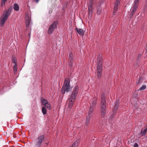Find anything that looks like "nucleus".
Instances as JSON below:
<instances>
[{
  "instance_id": "f257e3e1",
  "label": "nucleus",
  "mask_w": 147,
  "mask_h": 147,
  "mask_svg": "<svg viewBox=\"0 0 147 147\" xmlns=\"http://www.w3.org/2000/svg\"><path fill=\"white\" fill-rule=\"evenodd\" d=\"M78 86H76L74 88L71 97L69 99V107L70 109L71 107L74 103V100L76 98L78 93Z\"/></svg>"
},
{
  "instance_id": "f03ea898",
  "label": "nucleus",
  "mask_w": 147,
  "mask_h": 147,
  "mask_svg": "<svg viewBox=\"0 0 147 147\" xmlns=\"http://www.w3.org/2000/svg\"><path fill=\"white\" fill-rule=\"evenodd\" d=\"M106 100L105 98V94H102L101 96V100L100 103V108L101 115L103 116L105 114L106 107Z\"/></svg>"
},
{
  "instance_id": "7ed1b4c3",
  "label": "nucleus",
  "mask_w": 147,
  "mask_h": 147,
  "mask_svg": "<svg viewBox=\"0 0 147 147\" xmlns=\"http://www.w3.org/2000/svg\"><path fill=\"white\" fill-rule=\"evenodd\" d=\"M70 83L69 79L66 78L65 79L64 84L62 88L61 92L63 94H64L65 92H68L71 90V88L69 84Z\"/></svg>"
},
{
  "instance_id": "20e7f679",
  "label": "nucleus",
  "mask_w": 147,
  "mask_h": 147,
  "mask_svg": "<svg viewBox=\"0 0 147 147\" xmlns=\"http://www.w3.org/2000/svg\"><path fill=\"white\" fill-rule=\"evenodd\" d=\"M58 26V22L57 21L53 22L52 24L49 26L48 31V34H51L53 33L54 30L57 28Z\"/></svg>"
},
{
  "instance_id": "39448f33",
  "label": "nucleus",
  "mask_w": 147,
  "mask_h": 147,
  "mask_svg": "<svg viewBox=\"0 0 147 147\" xmlns=\"http://www.w3.org/2000/svg\"><path fill=\"white\" fill-rule=\"evenodd\" d=\"M97 76L98 78L100 79L102 73V63L99 62L98 63L97 67Z\"/></svg>"
},
{
  "instance_id": "423d86ee",
  "label": "nucleus",
  "mask_w": 147,
  "mask_h": 147,
  "mask_svg": "<svg viewBox=\"0 0 147 147\" xmlns=\"http://www.w3.org/2000/svg\"><path fill=\"white\" fill-rule=\"evenodd\" d=\"M45 136L43 135H41L38 137L36 141V145L37 146H40L44 140Z\"/></svg>"
},
{
  "instance_id": "0eeeda50",
  "label": "nucleus",
  "mask_w": 147,
  "mask_h": 147,
  "mask_svg": "<svg viewBox=\"0 0 147 147\" xmlns=\"http://www.w3.org/2000/svg\"><path fill=\"white\" fill-rule=\"evenodd\" d=\"M26 27L27 29H29V26L31 22V17H29L28 14H26Z\"/></svg>"
},
{
  "instance_id": "6e6552de",
  "label": "nucleus",
  "mask_w": 147,
  "mask_h": 147,
  "mask_svg": "<svg viewBox=\"0 0 147 147\" xmlns=\"http://www.w3.org/2000/svg\"><path fill=\"white\" fill-rule=\"evenodd\" d=\"M92 115V112H88V114L86 117V121L85 123L86 126H87L89 124L90 120V118Z\"/></svg>"
},
{
  "instance_id": "1a4fd4ad",
  "label": "nucleus",
  "mask_w": 147,
  "mask_h": 147,
  "mask_svg": "<svg viewBox=\"0 0 147 147\" xmlns=\"http://www.w3.org/2000/svg\"><path fill=\"white\" fill-rule=\"evenodd\" d=\"M12 9V7L10 6L8 9L6 11L5 14L3 16L5 17L8 18V16L9 15Z\"/></svg>"
},
{
  "instance_id": "9d476101",
  "label": "nucleus",
  "mask_w": 147,
  "mask_h": 147,
  "mask_svg": "<svg viewBox=\"0 0 147 147\" xmlns=\"http://www.w3.org/2000/svg\"><path fill=\"white\" fill-rule=\"evenodd\" d=\"M96 103V98H94L92 101L91 103H90L91 106V109L90 110V111H91V112L94 110L93 107L95 105Z\"/></svg>"
},
{
  "instance_id": "9b49d317",
  "label": "nucleus",
  "mask_w": 147,
  "mask_h": 147,
  "mask_svg": "<svg viewBox=\"0 0 147 147\" xmlns=\"http://www.w3.org/2000/svg\"><path fill=\"white\" fill-rule=\"evenodd\" d=\"M7 18V17H5L4 16L1 17L0 20V25L1 26V25H3Z\"/></svg>"
},
{
  "instance_id": "f8f14e48",
  "label": "nucleus",
  "mask_w": 147,
  "mask_h": 147,
  "mask_svg": "<svg viewBox=\"0 0 147 147\" xmlns=\"http://www.w3.org/2000/svg\"><path fill=\"white\" fill-rule=\"evenodd\" d=\"M119 4L120 3L116 1L115 2L114 8V11L113 12V14L114 15L115 14L116 11H117L118 9V5H119Z\"/></svg>"
},
{
  "instance_id": "ddd939ff",
  "label": "nucleus",
  "mask_w": 147,
  "mask_h": 147,
  "mask_svg": "<svg viewBox=\"0 0 147 147\" xmlns=\"http://www.w3.org/2000/svg\"><path fill=\"white\" fill-rule=\"evenodd\" d=\"M138 5H134L133 8L132 9V11L130 15L131 17L134 14V13H135V12L136 11V9L138 8Z\"/></svg>"
},
{
  "instance_id": "4468645a",
  "label": "nucleus",
  "mask_w": 147,
  "mask_h": 147,
  "mask_svg": "<svg viewBox=\"0 0 147 147\" xmlns=\"http://www.w3.org/2000/svg\"><path fill=\"white\" fill-rule=\"evenodd\" d=\"M76 30L77 32H78V33L80 35L82 36L84 33V31L82 29H79L78 28H76Z\"/></svg>"
},
{
  "instance_id": "2eb2a0df",
  "label": "nucleus",
  "mask_w": 147,
  "mask_h": 147,
  "mask_svg": "<svg viewBox=\"0 0 147 147\" xmlns=\"http://www.w3.org/2000/svg\"><path fill=\"white\" fill-rule=\"evenodd\" d=\"M13 9L15 11H18L19 9V6L16 3H14L13 5Z\"/></svg>"
},
{
  "instance_id": "dca6fc26",
  "label": "nucleus",
  "mask_w": 147,
  "mask_h": 147,
  "mask_svg": "<svg viewBox=\"0 0 147 147\" xmlns=\"http://www.w3.org/2000/svg\"><path fill=\"white\" fill-rule=\"evenodd\" d=\"M147 131L145 129L143 130H141V133L140 134L141 136L145 135Z\"/></svg>"
},
{
  "instance_id": "f3484780",
  "label": "nucleus",
  "mask_w": 147,
  "mask_h": 147,
  "mask_svg": "<svg viewBox=\"0 0 147 147\" xmlns=\"http://www.w3.org/2000/svg\"><path fill=\"white\" fill-rule=\"evenodd\" d=\"M41 100L42 104L44 105H46V104L48 102L45 99L42 98Z\"/></svg>"
},
{
  "instance_id": "a211bd4d",
  "label": "nucleus",
  "mask_w": 147,
  "mask_h": 147,
  "mask_svg": "<svg viewBox=\"0 0 147 147\" xmlns=\"http://www.w3.org/2000/svg\"><path fill=\"white\" fill-rule=\"evenodd\" d=\"M88 9L89 11V14H92V7L91 5H90L88 7Z\"/></svg>"
},
{
  "instance_id": "6ab92c4d",
  "label": "nucleus",
  "mask_w": 147,
  "mask_h": 147,
  "mask_svg": "<svg viewBox=\"0 0 147 147\" xmlns=\"http://www.w3.org/2000/svg\"><path fill=\"white\" fill-rule=\"evenodd\" d=\"M146 88V86L145 85H142L141 87H140L138 90L143 91L145 90Z\"/></svg>"
},
{
  "instance_id": "aec40b11",
  "label": "nucleus",
  "mask_w": 147,
  "mask_h": 147,
  "mask_svg": "<svg viewBox=\"0 0 147 147\" xmlns=\"http://www.w3.org/2000/svg\"><path fill=\"white\" fill-rule=\"evenodd\" d=\"M42 112L44 115L45 114L47 113V111L45 107H44L42 108Z\"/></svg>"
},
{
  "instance_id": "412c9836",
  "label": "nucleus",
  "mask_w": 147,
  "mask_h": 147,
  "mask_svg": "<svg viewBox=\"0 0 147 147\" xmlns=\"http://www.w3.org/2000/svg\"><path fill=\"white\" fill-rule=\"evenodd\" d=\"M45 107H47L49 109H50L51 108V106L48 102L46 104V105H45Z\"/></svg>"
},
{
  "instance_id": "4be33fe9",
  "label": "nucleus",
  "mask_w": 147,
  "mask_h": 147,
  "mask_svg": "<svg viewBox=\"0 0 147 147\" xmlns=\"http://www.w3.org/2000/svg\"><path fill=\"white\" fill-rule=\"evenodd\" d=\"M97 13L98 14H100L101 12V9L100 7H98L97 8Z\"/></svg>"
},
{
  "instance_id": "5701e85b",
  "label": "nucleus",
  "mask_w": 147,
  "mask_h": 147,
  "mask_svg": "<svg viewBox=\"0 0 147 147\" xmlns=\"http://www.w3.org/2000/svg\"><path fill=\"white\" fill-rule=\"evenodd\" d=\"M17 65H15L13 66V69L14 72V73H16L17 71Z\"/></svg>"
},
{
  "instance_id": "b1692460",
  "label": "nucleus",
  "mask_w": 147,
  "mask_h": 147,
  "mask_svg": "<svg viewBox=\"0 0 147 147\" xmlns=\"http://www.w3.org/2000/svg\"><path fill=\"white\" fill-rule=\"evenodd\" d=\"M73 55L72 53H70L69 55V59L70 60H73Z\"/></svg>"
},
{
  "instance_id": "393cba45",
  "label": "nucleus",
  "mask_w": 147,
  "mask_h": 147,
  "mask_svg": "<svg viewBox=\"0 0 147 147\" xmlns=\"http://www.w3.org/2000/svg\"><path fill=\"white\" fill-rule=\"evenodd\" d=\"M140 0H135L134 1V5H138Z\"/></svg>"
},
{
  "instance_id": "a878e982",
  "label": "nucleus",
  "mask_w": 147,
  "mask_h": 147,
  "mask_svg": "<svg viewBox=\"0 0 147 147\" xmlns=\"http://www.w3.org/2000/svg\"><path fill=\"white\" fill-rule=\"evenodd\" d=\"M12 62L15 63V65H17L16 63V60L15 57H13L12 59Z\"/></svg>"
},
{
  "instance_id": "bb28decb",
  "label": "nucleus",
  "mask_w": 147,
  "mask_h": 147,
  "mask_svg": "<svg viewBox=\"0 0 147 147\" xmlns=\"http://www.w3.org/2000/svg\"><path fill=\"white\" fill-rule=\"evenodd\" d=\"M118 104L117 103L116 104L114 107V110H116L118 108Z\"/></svg>"
},
{
  "instance_id": "cd10ccee",
  "label": "nucleus",
  "mask_w": 147,
  "mask_h": 147,
  "mask_svg": "<svg viewBox=\"0 0 147 147\" xmlns=\"http://www.w3.org/2000/svg\"><path fill=\"white\" fill-rule=\"evenodd\" d=\"M6 2L1 0V5L2 7L4 6L5 5V3Z\"/></svg>"
},
{
  "instance_id": "c85d7f7f",
  "label": "nucleus",
  "mask_w": 147,
  "mask_h": 147,
  "mask_svg": "<svg viewBox=\"0 0 147 147\" xmlns=\"http://www.w3.org/2000/svg\"><path fill=\"white\" fill-rule=\"evenodd\" d=\"M134 147H138V145L137 143H135L134 145Z\"/></svg>"
},
{
  "instance_id": "c756f323",
  "label": "nucleus",
  "mask_w": 147,
  "mask_h": 147,
  "mask_svg": "<svg viewBox=\"0 0 147 147\" xmlns=\"http://www.w3.org/2000/svg\"><path fill=\"white\" fill-rule=\"evenodd\" d=\"M73 65V63H72L71 62H70L69 63V65L70 66H71V67Z\"/></svg>"
},
{
  "instance_id": "7c9ffc66",
  "label": "nucleus",
  "mask_w": 147,
  "mask_h": 147,
  "mask_svg": "<svg viewBox=\"0 0 147 147\" xmlns=\"http://www.w3.org/2000/svg\"><path fill=\"white\" fill-rule=\"evenodd\" d=\"M39 0H33L34 2H36V3H38Z\"/></svg>"
},
{
  "instance_id": "2f4dec72",
  "label": "nucleus",
  "mask_w": 147,
  "mask_h": 147,
  "mask_svg": "<svg viewBox=\"0 0 147 147\" xmlns=\"http://www.w3.org/2000/svg\"><path fill=\"white\" fill-rule=\"evenodd\" d=\"M120 0H116V1L120 3Z\"/></svg>"
},
{
  "instance_id": "473e14b6",
  "label": "nucleus",
  "mask_w": 147,
  "mask_h": 147,
  "mask_svg": "<svg viewBox=\"0 0 147 147\" xmlns=\"http://www.w3.org/2000/svg\"><path fill=\"white\" fill-rule=\"evenodd\" d=\"M2 1L6 2L7 0H2Z\"/></svg>"
},
{
  "instance_id": "72a5a7b5",
  "label": "nucleus",
  "mask_w": 147,
  "mask_h": 147,
  "mask_svg": "<svg viewBox=\"0 0 147 147\" xmlns=\"http://www.w3.org/2000/svg\"><path fill=\"white\" fill-rule=\"evenodd\" d=\"M28 36H30V33H28Z\"/></svg>"
},
{
  "instance_id": "f704fd0d",
  "label": "nucleus",
  "mask_w": 147,
  "mask_h": 147,
  "mask_svg": "<svg viewBox=\"0 0 147 147\" xmlns=\"http://www.w3.org/2000/svg\"><path fill=\"white\" fill-rule=\"evenodd\" d=\"M145 129L146 130V131H147V127H146V129Z\"/></svg>"
},
{
  "instance_id": "c9c22d12",
  "label": "nucleus",
  "mask_w": 147,
  "mask_h": 147,
  "mask_svg": "<svg viewBox=\"0 0 147 147\" xmlns=\"http://www.w3.org/2000/svg\"><path fill=\"white\" fill-rule=\"evenodd\" d=\"M46 144H47V145H48V144L47 143H46Z\"/></svg>"
},
{
  "instance_id": "e433bc0d",
  "label": "nucleus",
  "mask_w": 147,
  "mask_h": 147,
  "mask_svg": "<svg viewBox=\"0 0 147 147\" xmlns=\"http://www.w3.org/2000/svg\"><path fill=\"white\" fill-rule=\"evenodd\" d=\"M136 92H134V93H135V94H136Z\"/></svg>"
},
{
  "instance_id": "4c0bfd02",
  "label": "nucleus",
  "mask_w": 147,
  "mask_h": 147,
  "mask_svg": "<svg viewBox=\"0 0 147 147\" xmlns=\"http://www.w3.org/2000/svg\"><path fill=\"white\" fill-rule=\"evenodd\" d=\"M30 30H31V29L30 28Z\"/></svg>"
},
{
  "instance_id": "58836bf2",
  "label": "nucleus",
  "mask_w": 147,
  "mask_h": 147,
  "mask_svg": "<svg viewBox=\"0 0 147 147\" xmlns=\"http://www.w3.org/2000/svg\"><path fill=\"white\" fill-rule=\"evenodd\" d=\"M135 97H136V98H137V96H136V97L135 96Z\"/></svg>"
},
{
  "instance_id": "ea45409f",
  "label": "nucleus",
  "mask_w": 147,
  "mask_h": 147,
  "mask_svg": "<svg viewBox=\"0 0 147 147\" xmlns=\"http://www.w3.org/2000/svg\"><path fill=\"white\" fill-rule=\"evenodd\" d=\"M146 47H147V43Z\"/></svg>"
}]
</instances>
